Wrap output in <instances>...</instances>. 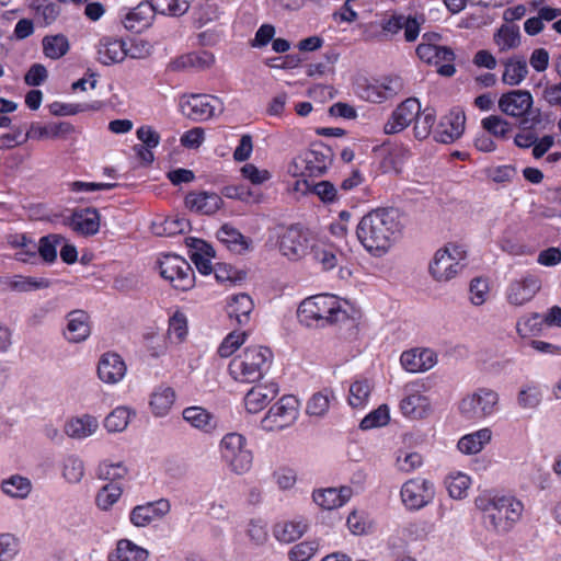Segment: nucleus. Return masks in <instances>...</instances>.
Masks as SVG:
<instances>
[{
    "instance_id": "nucleus-5",
    "label": "nucleus",
    "mask_w": 561,
    "mask_h": 561,
    "mask_svg": "<svg viewBox=\"0 0 561 561\" xmlns=\"http://www.w3.org/2000/svg\"><path fill=\"white\" fill-rule=\"evenodd\" d=\"M466 259L467 250L463 245L448 243L435 252L428 272L436 282H449L466 266Z\"/></svg>"
},
{
    "instance_id": "nucleus-28",
    "label": "nucleus",
    "mask_w": 561,
    "mask_h": 561,
    "mask_svg": "<svg viewBox=\"0 0 561 561\" xmlns=\"http://www.w3.org/2000/svg\"><path fill=\"white\" fill-rule=\"evenodd\" d=\"M542 123L539 112L531 113L530 117L519 121L518 131L514 135V144L520 149L533 148L537 140L538 125Z\"/></svg>"
},
{
    "instance_id": "nucleus-60",
    "label": "nucleus",
    "mask_w": 561,
    "mask_h": 561,
    "mask_svg": "<svg viewBox=\"0 0 561 561\" xmlns=\"http://www.w3.org/2000/svg\"><path fill=\"white\" fill-rule=\"evenodd\" d=\"M62 474L65 479L71 483L79 482L84 474V466L82 460L76 456H68L64 460Z\"/></svg>"
},
{
    "instance_id": "nucleus-8",
    "label": "nucleus",
    "mask_w": 561,
    "mask_h": 561,
    "mask_svg": "<svg viewBox=\"0 0 561 561\" xmlns=\"http://www.w3.org/2000/svg\"><path fill=\"white\" fill-rule=\"evenodd\" d=\"M162 278L176 289L186 291L194 285V271L190 263L176 254H163L158 261Z\"/></svg>"
},
{
    "instance_id": "nucleus-63",
    "label": "nucleus",
    "mask_w": 561,
    "mask_h": 561,
    "mask_svg": "<svg viewBox=\"0 0 561 561\" xmlns=\"http://www.w3.org/2000/svg\"><path fill=\"white\" fill-rule=\"evenodd\" d=\"M19 539L12 534H0V561H10L19 552Z\"/></svg>"
},
{
    "instance_id": "nucleus-17",
    "label": "nucleus",
    "mask_w": 561,
    "mask_h": 561,
    "mask_svg": "<svg viewBox=\"0 0 561 561\" xmlns=\"http://www.w3.org/2000/svg\"><path fill=\"white\" fill-rule=\"evenodd\" d=\"M403 89L404 83L401 77L388 76L385 77L381 81L367 84L363 89L362 98L368 102L380 104L394 98L401 93Z\"/></svg>"
},
{
    "instance_id": "nucleus-15",
    "label": "nucleus",
    "mask_w": 561,
    "mask_h": 561,
    "mask_svg": "<svg viewBox=\"0 0 561 561\" xmlns=\"http://www.w3.org/2000/svg\"><path fill=\"white\" fill-rule=\"evenodd\" d=\"M533 104V95L527 90H512L503 93L499 99V108L503 114L520 119L531 116L528 114Z\"/></svg>"
},
{
    "instance_id": "nucleus-14",
    "label": "nucleus",
    "mask_w": 561,
    "mask_h": 561,
    "mask_svg": "<svg viewBox=\"0 0 561 561\" xmlns=\"http://www.w3.org/2000/svg\"><path fill=\"white\" fill-rule=\"evenodd\" d=\"M541 288L540 278L531 273L510 283L506 288V299L511 305L523 306L530 301Z\"/></svg>"
},
{
    "instance_id": "nucleus-30",
    "label": "nucleus",
    "mask_w": 561,
    "mask_h": 561,
    "mask_svg": "<svg viewBox=\"0 0 561 561\" xmlns=\"http://www.w3.org/2000/svg\"><path fill=\"white\" fill-rule=\"evenodd\" d=\"M148 550L129 539H119L116 548L108 552L107 561H147Z\"/></svg>"
},
{
    "instance_id": "nucleus-34",
    "label": "nucleus",
    "mask_w": 561,
    "mask_h": 561,
    "mask_svg": "<svg viewBox=\"0 0 561 561\" xmlns=\"http://www.w3.org/2000/svg\"><path fill=\"white\" fill-rule=\"evenodd\" d=\"M253 308L252 298L248 294L241 293L231 297L227 312L230 318H234L240 325H243L249 322Z\"/></svg>"
},
{
    "instance_id": "nucleus-18",
    "label": "nucleus",
    "mask_w": 561,
    "mask_h": 561,
    "mask_svg": "<svg viewBox=\"0 0 561 561\" xmlns=\"http://www.w3.org/2000/svg\"><path fill=\"white\" fill-rule=\"evenodd\" d=\"M333 152L322 142L312 144L304 153L305 173L309 176L322 175L332 163Z\"/></svg>"
},
{
    "instance_id": "nucleus-12",
    "label": "nucleus",
    "mask_w": 561,
    "mask_h": 561,
    "mask_svg": "<svg viewBox=\"0 0 561 561\" xmlns=\"http://www.w3.org/2000/svg\"><path fill=\"white\" fill-rule=\"evenodd\" d=\"M421 111V103L416 98H408L392 111L383 125L386 135H396L404 130Z\"/></svg>"
},
{
    "instance_id": "nucleus-50",
    "label": "nucleus",
    "mask_w": 561,
    "mask_h": 561,
    "mask_svg": "<svg viewBox=\"0 0 561 561\" xmlns=\"http://www.w3.org/2000/svg\"><path fill=\"white\" fill-rule=\"evenodd\" d=\"M310 253L324 271H330L337 265L336 250L332 244H312Z\"/></svg>"
},
{
    "instance_id": "nucleus-53",
    "label": "nucleus",
    "mask_w": 561,
    "mask_h": 561,
    "mask_svg": "<svg viewBox=\"0 0 561 561\" xmlns=\"http://www.w3.org/2000/svg\"><path fill=\"white\" fill-rule=\"evenodd\" d=\"M437 57H435V61L432 65L437 67V72L444 77H451L456 72V68L454 65V60L456 55L450 47L447 46H438Z\"/></svg>"
},
{
    "instance_id": "nucleus-16",
    "label": "nucleus",
    "mask_w": 561,
    "mask_h": 561,
    "mask_svg": "<svg viewBox=\"0 0 561 561\" xmlns=\"http://www.w3.org/2000/svg\"><path fill=\"white\" fill-rule=\"evenodd\" d=\"M221 102L217 96L209 94H193L182 105L183 114L192 121L203 122L211 118L216 110H220Z\"/></svg>"
},
{
    "instance_id": "nucleus-6",
    "label": "nucleus",
    "mask_w": 561,
    "mask_h": 561,
    "mask_svg": "<svg viewBox=\"0 0 561 561\" xmlns=\"http://www.w3.org/2000/svg\"><path fill=\"white\" fill-rule=\"evenodd\" d=\"M220 453L222 461L237 474H242L252 467V451L248 448L245 437L239 433H228L222 437Z\"/></svg>"
},
{
    "instance_id": "nucleus-31",
    "label": "nucleus",
    "mask_w": 561,
    "mask_h": 561,
    "mask_svg": "<svg viewBox=\"0 0 561 561\" xmlns=\"http://www.w3.org/2000/svg\"><path fill=\"white\" fill-rule=\"evenodd\" d=\"M402 414L412 420L425 417L431 411V403L427 397L414 392L405 396L400 402Z\"/></svg>"
},
{
    "instance_id": "nucleus-33",
    "label": "nucleus",
    "mask_w": 561,
    "mask_h": 561,
    "mask_svg": "<svg viewBox=\"0 0 561 561\" xmlns=\"http://www.w3.org/2000/svg\"><path fill=\"white\" fill-rule=\"evenodd\" d=\"M307 527V522L302 518L279 522L275 524L273 534L279 542L289 543L298 540L306 533Z\"/></svg>"
},
{
    "instance_id": "nucleus-62",
    "label": "nucleus",
    "mask_w": 561,
    "mask_h": 561,
    "mask_svg": "<svg viewBox=\"0 0 561 561\" xmlns=\"http://www.w3.org/2000/svg\"><path fill=\"white\" fill-rule=\"evenodd\" d=\"M318 550V543L316 541H302L295 545L288 552L290 561H308L310 560Z\"/></svg>"
},
{
    "instance_id": "nucleus-45",
    "label": "nucleus",
    "mask_w": 561,
    "mask_h": 561,
    "mask_svg": "<svg viewBox=\"0 0 561 561\" xmlns=\"http://www.w3.org/2000/svg\"><path fill=\"white\" fill-rule=\"evenodd\" d=\"M66 241V238L59 233H49L39 238L36 245L37 253L44 262L51 264L57 260V248Z\"/></svg>"
},
{
    "instance_id": "nucleus-40",
    "label": "nucleus",
    "mask_w": 561,
    "mask_h": 561,
    "mask_svg": "<svg viewBox=\"0 0 561 561\" xmlns=\"http://www.w3.org/2000/svg\"><path fill=\"white\" fill-rule=\"evenodd\" d=\"M527 62L523 57H513L504 62L502 80L510 85L519 84L527 76Z\"/></svg>"
},
{
    "instance_id": "nucleus-20",
    "label": "nucleus",
    "mask_w": 561,
    "mask_h": 561,
    "mask_svg": "<svg viewBox=\"0 0 561 561\" xmlns=\"http://www.w3.org/2000/svg\"><path fill=\"white\" fill-rule=\"evenodd\" d=\"M170 502L165 499H160L135 506L129 514V519L136 527H146L151 522L165 516L170 512Z\"/></svg>"
},
{
    "instance_id": "nucleus-11",
    "label": "nucleus",
    "mask_w": 561,
    "mask_h": 561,
    "mask_svg": "<svg viewBox=\"0 0 561 561\" xmlns=\"http://www.w3.org/2000/svg\"><path fill=\"white\" fill-rule=\"evenodd\" d=\"M312 241L308 229L300 225H291L280 237L279 250L289 260H299L309 253Z\"/></svg>"
},
{
    "instance_id": "nucleus-49",
    "label": "nucleus",
    "mask_w": 561,
    "mask_h": 561,
    "mask_svg": "<svg viewBox=\"0 0 561 561\" xmlns=\"http://www.w3.org/2000/svg\"><path fill=\"white\" fill-rule=\"evenodd\" d=\"M49 112L55 116H69L76 115L85 111H99L102 107V103L100 101H95L93 103H84V104H72V103H62L55 101L49 104Z\"/></svg>"
},
{
    "instance_id": "nucleus-27",
    "label": "nucleus",
    "mask_w": 561,
    "mask_h": 561,
    "mask_svg": "<svg viewBox=\"0 0 561 561\" xmlns=\"http://www.w3.org/2000/svg\"><path fill=\"white\" fill-rule=\"evenodd\" d=\"M278 394V386L274 382L265 386L252 387L243 401L245 410L255 414L261 412Z\"/></svg>"
},
{
    "instance_id": "nucleus-57",
    "label": "nucleus",
    "mask_w": 561,
    "mask_h": 561,
    "mask_svg": "<svg viewBox=\"0 0 561 561\" xmlns=\"http://www.w3.org/2000/svg\"><path fill=\"white\" fill-rule=\"evenodd\" d=\"M470 483V477L460 472L455 476H449L446 480L449 495L453 499L459 500L467 496Z\"/></svg>"
},
{
    "instance_id": "nucleus-2",
    "label": "nucleus",
    "mask_w": 561,
    "mask_h": 561,
    "mask_svg": "<svg viewBox=\"0 0 561 561\" xmlns=\"http://www.w3.org/2000/svg\"><path fill=\"white\" fill-rule=\"evenodd\" d=\"M481 513L484 528L495 535H506L513 530L522 518L524 504L513 495H503L486 491L474 500Z\"/></svg>"
},
{
    "instance_id": "nucleus-61",
    "label": "nucleus",
    "mask_w": 561,
    "mask_h": 561,
    "mask_svg": "<svg viewBox=\"0 0 561 561\" xmlns=\"http://www.w3.org/2000/svg\"><path fill=\"white\" fill-rule=\"evenodd\" d=\"M126 474L127 468L122 462L110 463L104 461L98 468L99 478L113 483H117V480L123 479Z\"/></svg>"
},
{
    "instance_id": "nucleus-36",
    "label": "nucleus",
    "mask_w": 561,
    "mask_h": 561,
    "mask_svg": "<svg viewBox=\"0 0 561 561\" xmlns=\"http://www.w3.org/2000/svg\"><path fill=\"white\" fill-rule=\"evenodd\" d=\"M28 7L41 26L53 24L60 14V7L49 0H31Z\"/></svg>"
},
{
    "instance_id": "nucleus-35",
    "label": "nucleus",
    "mask_w": 561,
    "mask_h": 561,
    "mask_svg": "<svg viewBox=\"0 0 561 561\" xmlns=\"http://www.w3.org/2000/svg\"><path fill=\"white\" fill-rule=\"evenodd\" d=\"M175 401V391L171 387L159 386L150 396L149 405L156 416H164Z\"/></svg>"
},
{
    "instance_id": "nucleus-44",
    "label": "nucleus",
    "mask_w": 561,
    "mask_h": 561,
    "mask_svg": "<svg viewBox=\"0 0 561 561\" xmlns=\"http://www.w3.org/2000/svg\"><path fill=\"white\" fill-rule=\"evenodd\" d=\"M218 240L228 249L241 253L249 248L248 239L236 228L224 225L217 232Z\"/></svg>"
},
{
    "instance_id": "nucleus-64",
    "label": "nucleus",
    "mask_w": 561,
    "mask_h": 561,
    "mask_svg": "<svg viewBox=\"0 0 561 561\" xmlns=\"http://www.w3.org/2000/svg\"><path fill=\"white\" fill-rule=\"evenodd\" d=\"M168 333L183 341L187 335V318L182 311H175L169 319Z\"/></svg>"
},
{
    "instance_id": "nucleus-19",
    "label": "nucleus",
    "mask_w": 561,
    "mask_h": 561,
    "mask_svg": "<svg viewBox=\"0 0 561 561\" xmlns=\"http://www.w3.org/2000/svg\"><path fill=\"white\" fill-rule=\"evenodd\" d=\"M96 53L102 65L119 64L127 57V41L118 36H103L98 43Z\"/></svg>"
},
{
    "instance_id": "nucleus-3",
    "label": "nucleus",
    "mask_w": 561,
    "mask_h": 561,
    "mask_svg": "<svg viewBox=\"0 0 561 561\" xmlns=\"http://www.w3.org/2000/svg\"><path fill=\"white\" fill-rule=\"evenodd\" d=\"M273 357L268 347L259 345L245 347L230 360L228 373L237 382H256L268 371Z\"/></svg>"
},
{
    "instance_id": "nucleus-22",
    "label": "nucleus",
    "mask_w": 561,
    "mask_h": 561,
    "mask_svg": "<svg viewBox=\"0 0 561 561\" xmlns=\"http://www.w3.org/2000/svg\"><path fill=\"white\" fill-rule=\"evenodd\" d=\"M66 318L67 325L64 336L68 342L80 343L90 336V316L87 311L80 309L72 310Z\"/></svg>"
},
{
    "instance_id": "nucleus-41",
    "label": "nucleus",
    "mask_w": 561,
    "mask_h": 561,
    "mask_svg": "<svg viewBox=\"0 0 561 561\" xmlns=\"http://www.w3.org/2000/svg\"><path fill=\"white\" fill-rule=\"evenodd\" d=\"M99 424L95 417L91 415H83L68 421L65 425V432L68 436L73 438H83L92 435Z\"/></svg>"
},
{
    "instance_id": "nucleus-23",
    "label": "nucleus",
    "mask_w": 561,
    "mask_h": 561,
    "mask_svg": "<svg viewBox=\"0 0 561 561\" xmlns=\"http://www.w3.org/2000/svg\"><path fill=\"white\" fill-rule=\"evenodd\" d=\"M127 367L121 355L112 352L103 354L98 364V376L106 383H117L121 381Z\"/></svg>"
},
{
    "instance_id": "nucleus-58",
    "label": "nucleus",
    "mask_w": 561,
    "mask_h": 561,
    "mask_svg": "<svg viewBox=\"0 0 561 561\" xmlns=\"http://www.w3.org/2000/svg\"><path fill=\"white\" fill-rule=\"evenodd\" d=\"M247 336L245 332H230L220 343L218 355L225 358L231 356L245 342Z\"/></svg>"
},
{
    "instance_id": "nucleus-25",
    "label": "nucleus",
    "mask_w": 561,
    "mask_h": 561,
    "mask_svg": "<svg viewBox=\"0 0 561 561\" xmlns=\"http://www.w3.org/2000/svg\"><path fill=\"white\" fill-rule=\"evenodd\" d=\"M400 363L409 373L426 371L436 364V355L428 348H413L401 354Z\"/></svg>"
},
{
    "instance_id": "nucleus-59",
    "label": "nucleus",
    "mask_w": 561,
    "mask_h": 561,
    "mask_svg": "<svg viewBox=\"0 0 561 561\" xmlns=\"http://www.w3.org/2000/svg\"><path fill=\"white\" fill-rule=\"evenodd\" d=\"M50 282L44 277L18 276L10 283V287L18 291H31L35 289L47 288Z\"/></svg>"
},
{
    "instance_id": "nucleus-56",
    "label": "nucleus",
    "mask_w": 561,
    "mask_h": 561,
    "mask_svg": "<svg viewBox=\"0 0 561 561\" xmlns=\"http://www.w3.org/2000/svg\"><path fill=\"white\" fill-rule=\"evenodd\" d=\"M390 420L389 408L381 404L377 409L369 412L359 423V427L364 431L380 427L388 424Z\"/></svg>"
},
{
    "instance_id": "nucleus-43",
    "label": "nucleus",
    "mask_w": 561,
    "mask_h": 561,
    "mask_svg": "<svg viewBox=\"0 0 561 561\" xmlns=\"http://www.w3.org/2000/svg\"><path fill=\"white\" fill-rule=\"evenodd\" d=\"M42 45L44 55L53 60L64 57L70 48L69 41L64 34L46 35Z\"/></svg>"
},
{
    "instance_id": "nucleus-39",
    "label": "nucleus",
    "mask_w": 561,
    "mask_h": 561,
    "mask_svg": "<svg viewBox=\"0 0 561 561\" xmlns=\"http://www.w3.org/2000/svg\"><path fill=\"white\" fill-rule=\"evenodd\" d=\"M215 64V56L208 50L191 51L181 56L176 61V68H192L195 70L209 69Z\"/></svg>"
},
{
    "instance_id": "nucleus-42",
    "label": "nucleus",
    "mask_w": 561,
    "mask_h": 561,
    "mask_svg": "<svg viewBox=\"0 0 561 561\" xmlns=\"http://www.w3.org/2000/svg\"><path fill=\"white\" fill-rule=\"evenodd\" d=\"M214 256V248L205 241H198V244L195 247V251L191 253L190 257L201 274L209 275L214 270L211 264V259Z\"/></svg>"
},
{
    "instance_id": "nucleus-37",
    "label": "nucleus",
    "mask_w": 561,
    "mask_h": 561,
    "mask_svg": "<svg viewBox=\"0 0 561 561\" xmlns=\"http://www.w3.org/2000/svg\"><path fill=\"white\" fill-rule=\"evenodd\" d=\"M481 127L497 140H508L513 136V124L500 115H489L481 119Z\"/></svg>"
},
{
    "instance_id": "nucleus-4",
    "label": "nucleus",
    "mask_w": 561,
    "mask_h": 561,
    "mask_svg": "<svg viewBox=\"0 0 561 561\" xmlns=\"http://www.w3.org/2000/svg\"><path fill=\"white\" fill-rule=\"evenodd\" d=\"M298 317L307 325L324 327L347 319V312L341 307L336 296L321 294L306 298L298 307Z\"/></svg>"
},
{
    "instance_id": "nucleus-7",
    "label": "nucleus",
    "mask_w": 561,
    "mask_h": 561,
    "mask_svg": "<svg viewBox=\"0 0 561 561\" xmlns=\"http://www.w3.org/2000/svg\"><path fill=\"white\" fill-rule=\"evenodd\" d=\"M299 415V401L295 396H283L261 420L260 426L265 432H278L291 426Z\"/></svg>"
},
{
    "instance_id": "nucleus-38",
    "label": "nucleus",
    "mask_w": 561,
    "mask_h": 561,
    "mask_svg": "<svg viewBox=\"0 0 561 561\" xmlns=\"http://www.w3.org/2000/svg\"><path fill=\"white\" fill-rule=\"evenodd\" d=\"M492 432L489 428H482L471 434L462 436L457 447L466 455H473L482 450L485 444L491 440Z\"/></svg>"
},
{
    "instance_id": "nucleus-21",
    "label": "nucleus",
    "mask_w": 561,
    "mask_h": 561,
    "mask_svg": "<svg viewBox=\"0 0 561 561\" xmlns=\"http://www.w3.org/2000/svg\"><path fill=\"white\" fill-rule=\"evenodd\" d=\"M101 215L96 208L76 209L68 218V226L83 237L94 236L100 230Z\"/></svg>"
},
{
    "instance_id": "nucleus-24",
    "label": "nucleus",
    "mask_w": 561,
    "mask_h": 561,
    "mask_svg": "<svg viewBox=\"0 0 561 561\" xmlns=\"http://www.w3.org/2000/svg\"><path fill=\"white\" fill-rule=\"evenodd\" d=\"M222 198L214 192L194 191L185 196V206L202 215H213L220 209Z\"/></svg>"
},
{
    "instance_id": "nucleus-54",
    "label": "nucleus",
    "mask_w": 561,
    "mask_h": 561,
    "mask_svg": "<svg viewBox=\"0 0 561 561\" xmlns=\"http://www.w3.org/2000/svg\"><path fill=\"white\" fill-rule=\"evenodd\" d=\"M123 489L119 483L110 482L105 484L96 494V505L106 511L112 507L121 497Z\"/></svg>"
},
{
    "instance_id": "nucleus-13",
    "label": "nucleus",
    "mask_w": 561,
    "mask_h": 561,
    "mask_svg": "<svg viewBox=\"0 0 561 561\" xmlns=\"http://www.w3.org/2000/svg\"><path fill=\"white\" fill-rule=\"evenodd\" d=\"M465 125V112L458 107L451 108L440 118L434 130V140L442 144H451L463 134Z\"/></svg>"
},
{
    "instance_id": "nucleus-47",
    "label": "nucleus",
    "mask_w": 561,
    "mask_h": 561,
    "mask_svg": "<svg viewBox=\"0 0 561 561\" xmlns=\"http://www.w3.org/2000/svg\"><path fill=\"white\" fill-rule=\"evenodd\" d=\"M436 122V112L433 107H425L420 111L414 119L413 134L417 140H424L433 133V126Z\"/></svg>"
},
{
    "instance_id": "nucleus-10",
    "label": "nucleus",
    "mask_w": 561,
    "mask_h": 561,
    "mask_svg": "<svg viewBox=\"0 0 561 561\" xmlns=\"http://www.w3.org/2000/svg\"><path fill=\"white\" fill-rule=\"evenodd\" d=\"M499 396L495 391L480 388L461 400L459 410L466 419L478 421L493 414Z\"/></svg>"
},
{
    "instance_id": "nucleus-1",
    "label": "nucleus",
    "mask_w": 561,
    "mask_h": 561,
    "mask_svg": "<svg viewBox=\"0 0 561 561\" xmlns=\"http://www.w3.org/2000/svg\"><path fill=\"white\" fill-rule=\"evenodd\" d=\"M401 233V224L393 208L379 207L365 214L356 226V237L373 256L385 255Z\"/></svg>"
},
{
    "instance_id": "nucleus-32",
    "label": "nucleus",
    "mask_w": 561,
    "mask_h": 561,
    "mask_svg": "<svg viewBox=\"0 0 561 561\" xmlns=\"http://www.w3.org/2000/svg\"><path fill=\"white\" fill-rule=\"evenodd\" d=\"M373 383L369 379L357 377L350 385L347 402L353 409H364L370 399Z\"/></svg>"
},
{
    "instance_id": "nucleus-48",
    "label": "nucleus",
    "mask_w": 561,
    "mask_h": 561,
    "mask_svg": "<svg viewBox=\"0 0 561 561\" xmlns=\"http://www.w3.org/2000/svg\"><path fill=\"white\" fill-rule=\"evenodd\" d=\"M183 419L192 426L205 432H210L214 428L213 415L202 407L185 408Z\"/></svg>"
},
{
    "instance_id": "nucleus-29",
    "label": "nucleus",
    "mask_w": 561,
    "mask_h": 561,
    "mask_svg": "<svg viewBox=\"0 0 561 561\" xmlns=\"http://www.w3.org/2000/svg\"><path fill=\"white\" fill-rule=\"evenodd\" d=\"M352 496L350 486L328 488L317 490L312 494L316 504L324 510H334L343 506Z\"/></svg>"
},
{
    "instance_id": "nucleus-55",
    "label": "nucleus",
    "mask_w": 561,
    "mask_h": 561,
    "mask_svg": "<svg viewBox=\"0 0 561 561\" xmlns=\"http://www.w3.org/2000/svg\"><path fill=\"white\" fill-rule=\"evenodd\" d=\"M130 417L129 409L118 407L114 409L104 420V427L108 432H122L126 428Z\"/></svg>"
},
{
    "instance_id": "nucleus-52",
    "label": "nucleus",
    "mask_w": 561,
    "mask_h": 561,
    "mask_svg": "<svg viewBox=\"0 0 561 561\" xmlns=\"http://www.w3.org/2000/svg\"><path fill=\"white\" fill-rule=\"evenodd\" d=\"M543 324V317L540 313L534 312L517 321L516 331L522 337L534 336L542 331Z\"/></svg>"
},
{
    "instance_id": "nucleus-46",
    "label": "nucleus",
    "mask_w": 561,
    "mask_h": 561,
    "mask_svg": "<svg viewBox=\"0 0 561 561\" xmlns=\"http://www.w3.org/2000/svg\"><path fill=\"white\" fill-rule=\"evenodd\" d=\"M494 43L500 51L514 49L520 44V32L517 25H502L494 34Z\"/></svg>"
},
{
    "instance_id": "nucleus-26",
    "label": "nucleus",
    "mask_w": 561,
    "mask_h": 561,
    "mask_svg": "<svg viewBox=\"0 0 561 561\" xmlns=\"http://www.w3.org/2000/svg\"><path fill=\"white\" fill-rule=\"evenodd\" d=\"M154 18L149 0H142L130 9L122 20L124 27L134 33H140L151 26Z\"/></svg>"
},
{
    "instance_id": "nucleus-51",
    "label": "nucleus",
    "mask_w": 561,
    "mask_h": 561,
    "mask_svg": "<svg viewBox=\"0 0 561 561\" xmlns=\"http://www.w3.org/2000/svg\"><path fill=\"white\" fill-rule=\"evenodd\" d=\"M1 489L11 497L24 499L30 494L32 484L27 478L16 474L3 480Z\"/></svg>"
},
{
    "instance_id": "nucleus-9",
    "label": "nucleus",
    "mask_w": 561,
    "mask_h": 561,
    "mask_svg": "<svg viewBox=\"0 0 561 561\" xmlns=\"http://www.w3.org/2000/svg\"><path fill=\"white\" fill-rule=\"evenodd\" d=\"M400 497L407 510L419 511L433 502L434 483L422 477L411 478L402 484Z\"/></svg>"
}]
</instances>
